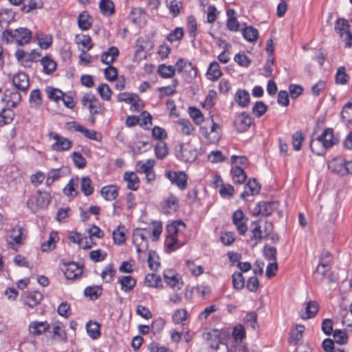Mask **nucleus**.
<instances>
[{
  "label": "nucleus",
  "mask_w": 352,
  "mask_h": 352,
  "mask_svg": "<svg viewBox=\"0 0 352 352\" xmlns=\"http://www.w3.org/2000/svg\"><path fill=\"white\" fill-rule=\"evenodd\" d=\"M185 228L186 225L182 221H176L168 225L166 228L167 235L165 240V245L170 252L175 250L184 244V243L180 241V236L182 232Z\"/></svg>",
  "instance_id": "f257e3e1"
},
{
  "label": "nucleus",
  "mask_w": 352,
  "mask_h": 352,
  "mask_svg": "<svg viewBox=\"0 0 352 352\" xmlns=\"http://www.w3.org/2000/svg\"><path fill=\"white\" fill-rule=\"evenodd\" d=\"M199 133L208 144H216L221 138L222 127L211 118L200 126Z\"/></svg>",
  "instance_id": "f03ea898"
},
{
  "label": "nucleus",
  "mask_w": 352,
  "mask_h": 352,
  "mask_svg": "<svg viewBox=\"0 0 352 352\" xmlns=\"http://www.w3.org/2000/svg\"><path fill=\"white\" fill-rule=\"evenodd\" d=\"M2 38L7 43L15 41L18 45L22 46L30 42L32 32L25 28H19L14 30H6L3 32Z\"/></svg>",
  "instance_id": "7ed1b4c3"
},
{
  "label": "nucleus",
  "mask_w": 352,
  "mask_h": 352,
  "mask_svg": "<svg viewBox=\"0 0 352 352\" xmlns=\"http://www.w3.org/2000/svg\"><path fill=\"white\" fill-rule=\"evenodd\" d=\"M328 169L333 174L338 175L352 174V160L346 161L341 157H336L329 161Z\"/></svg>",
  "instance_id": "20e7f679"
},
{
  "label": "nucleus",
  "mask_w": 352,
  "mask_h": 352,
  "mask_svg": "<svg viewBox=\"0 0 352 352\" xmlns=\"http://www.w3.org/2000/svg\"><path fill=\"white\" fill-rule=\"evenodd\" d=\"M208 342V352H228V347L220 338L219 332L214 329L204 335Z\"/></svg>",
  "instance_id": "39448f33"
},
{
  "label": "nucleus",
  "mask_w": 352,
  "mask_h": 352,
  "mask_svg": "<svg viewBox=\"0 0 352 352\" xmlns=\"http://www.w3.org/2000/svg\"><path fill=\"white\" fill-rule=\"evenodd\" d=\"M334 29L342 41L345 43V47H350L352 41V34L349 30L350 25L349 21L343 18L338 19L336 21Z\"/></svg>",
  "instance_id": "423d86ee"
},
{
  "label": "nucleus",
  "mask_w": 352,
  "mask_h": 352,
  "mask_svg": "<svg viewBox=\"0 0 352 352\" xmlns=\"http://www.w3.org/2000/svg\"><path fill=\"white\" fill-rule=\"evenodd\" d=\"M50 139L54 142L52 144V149L54 151L62 152L68 151L72 147V142L69 139L60 135L55 132H50L48 133Z\"/></svg>",
  "instance_id": "0eeeda50"
},
{
  "label": "nucleus",
  "mask_w": 352,
  "mask_h": 352,
  "mask_svg": "<svg viewBox=\"0 0 352 352\" xmlns=\"http://www.w3.org/2000/svg\"><path fill=\"white\" fill-rule=\"evenodd\" d=\"M148 232L145 230L136 229L133 234V243L138 253L144 252L148 250V244L146 239Z\"/></svg>",
  "instance_id": "6e6552de"
},
{
  "label": "nucleus",
  "mask_w": 352,
  "mask_h": 352,
  "mask_svg": "<svg viewBox=\"0 0 352 352\" xmlns=\"http://www.w3.org/2000/svg\"><path fill=\"white\" fill-rule=\"evenodd\" d=\"M165 176L173 184L176 185L180 190H183L186 189L188 177L185 172L166 171Z\"/></svg>",
  "instance_id": "1a4fd4ad"
},
{
  "label": "nucleus",
  "mask_w": 352,
  "mask_h": 352,
  "mask_svg": "<svg viewBox=\"0 0 352 352\" xmlns=\"http://www.w3.org/2000/svg\"><path fill=\"white\" fill-rule=\"evenodd\" d=\"M253 124V119L246 112H242L234 119V125L237 131L240 133L245 132Z\"/></svg>",
  "instance_id": "9d476101"
},
{
  "label": "nucleus",
  "mask_w": 352,
  "mask_h": 352,
  "mask_svg": "<svg viewBox=\"0 0 352 352\" xmlns=\"http://www.w3.org/2000/svg\"><path fill=\"white\" fill-rule=\"evenodd\" d=\"M50 324L47 321H32L28 325L29 334L32 336H38L47 331Z\"/></svg>",
  "instance_id": "9b49d317"
},
{
  "label": "nucleus",
  "mask_w": 352,
  "mask_h": 352,
  "mask_svg": "<svg viewBox=\"0 0 352 352\" xmlns=\"http://www.w3.org/2000/svg\"><path fill=\"white\" fill-rule=\"evenodd\" d=\"M82 104L87 107L91 114H97L100 112L98 100L92 94H86L82 98Z\"/></svg>",
  "instance_id": "f8f14e48"
},
{
  "label": "nucleus",
  "mask_w": 352,
  "mask_h": 352,
  "mask_svg": "<svg viewBox=\"0 0 352 352\" xmlns=\"http://www.w3.org/2000/svg\"><path fill=\"white\" fill-rule=\"evenodd\" d=\"M246 221L241 210H237L233 213L232 222L241 235H244L248 230Z\"/></svg>",
  "instance_id": "ddd939ff"
},
{
  "label": "nucleus",
  "mask_w": 352,
  "mask_h": 352,
  "mask_svg": "<svg viewBox=\"0 0 352 352\" xmlns=\"http://www.w3.org/2000/svg\"><path fill=\"white\" fill-rule=\"evenodd\" d=\"M179 206V200L173 195H170L164 199L162 209L164 214H169L175 212Z\"/></svg>",
  "instance_id": "4468645a"
},
{
  "label": "nucleus",
  "mask_w": 352,
  "mask_h": 352,
  "mask_svg": "<svg viewBox=\"0 0 352 352\" xmlns=\"http://www.w3.org/2000/svg\"><path fill=\"white\" fill-rule=\"evenodd\" d=\"M65 277L69 280L79 278L82 274V268L76 263H69L63 270Z\"/></svg>",
  "instance_id": "2eb2a0df"
},
{
  "label": "nucleus",
  "mask_w": 352,
  "mask_h": 352,
  "mask_svg": "<svg viewBox=\"0 0 352 352\" xmlns=\"http://www.w3.org/2000/svg\"><path fill=\"white\" fill-rule=\"evenodd\" d=\"M12 83L14 87L23 91H26L30 86L29 78L24 72H19L12 78Z\"/></svg>",
  "instance_id": "dca6fc26"
},
{
  "label": "nucleus",
  "mask_w": 352,
  "mask_h": 352,
  "mask_svg": "<svg viewBox=\"0 0 352 352\" xmlns=\"http://www.w3.org/2000/svg\"><path fill=\"white\" fill-rule=\"evenodd\" d=\"M164 278L166 283L174 290H179L182 287L183 283L180 281L177 274L174 271H165Z\"/></svg>",
  "instance_id": "f3484780"
},
{
  "label": "nucleus",
  "mask_w": 352,
  "mask_h": 352,
  "mask_svg": "<svg viewBox=\"0 0 352 352\" xmlns=\"http://www.w3.org/2000/svg\"><path fill=\"white\" fill-rule=\"evenodd\" d=\"M318 137L327 149L338 142V138L333 135V130L330 128L325 129Z\"/></svg>",
  "instance_id": "a211bd4d"
},
{
  "label": "nucleus",
  "mask_w": 352,
  "mask_h": 352,
  "mask_svg": "<svg viewBox=\"0 0 352 352\" xmlns=\"http://www.w3.org/2000/svg\"><path fill=\"white\" fill-rule=\"evenodd\" d=\"M330 270V265L329 263L320 262L314 274V280L317 284L322 283L325 278V276Z\"/></svg>",
  "instance_id": "6ab92c4d"
},
{
  "label": "nucleus",
  "mask_w": 352,
  "mask_h": 352,
  "mask_svg": "<svg viewBox=\"0 0 352 352\" xmlns=\"http://www.w3.org/2000/svg\"><path fill=\"white\" fill-rule=\"evenodd\" d=\"M2 100L7 102L8 107L14 108L21 102V96L16 90L7 89Z\"/></svg>",
  "instance_id": "aec40b11"
},
{
  "label": "nucleus",
  "mask_w": 352,
  "mask_h": 352,
  "mask_svg": "<svg viewBox=\"0 0 352 352\" xmlns=\"http://www.w3.org/2000/svg\"><path fill=\"white\" fill-rule=\"evenodd\" d=\"M75 41L78 49L82 52H88L94 45L91 38L89 35H77Z\"/></svg>",
  "instance_id": "412c9836"
},
{
  "label": "nucleus",
  "mask_w": 352,
  "mask_h": 352,
  "mask_svg": "<svg viewBox=\"0 0 352 352\" xmlns=\"http://www.w3.org/2000/svg\"><path fill=\"white\" fill-rule=\"evenodd\" d=\"M123 179L127 183V188L131 190H137L138 189L140 182L135 172H125Z\"/></svg>",
  "instance_id": "4be33fe9"
},
{
  "label": "nucleus",
  "mask_w": 352,
  "mask_h": 352,
  "mask_svg": "<svg viewBox=\"0 0 352 352\" xmlns=\"http://www.w3.org/2000/svg\"><path fill=\"white\" fill-rule=\"evenodd\" d=\"M119 55L118 47L112 46L102 54L101 61L106 65H111Z\"/></svg>",
  "instance_id": "5701e85b"
},
{
  "label": "nucleus",
  "mask_w": 352,
  "mask_h": 352,
  "mask_svg": "<svg viewBox=\"0 0 352 352\" xmlns=\"http://www.w3.org/2000/svg\"><path fill=\"white\" fill-rule=\"evenodd\" d=\"M42 298V294L38 292H29L24 296L23 302L28 307H34L40 303Z\"/></svg>",
  "instance_id": "b1692460"
},
{
  "label": "nucleus",
  "mask_w": 352,
  "mask_h": 352,
  "mask_svg": "<svg viewBox=\"0 0 352 352\" xmlns=\"http://www.w3.org/2000/svg\"><path fill=\"white\" fill-rule=\"evenodd\" d=\"M22 228L19 226L13 228L10 232V235L7 239L8 243L14 247L16 245L21 244L22 243Z\"/></svg>",
  "instance_id": "393cba45"
},
{
  "label": "nucleus",
  "mask_w": 352,
  "mask_h": 352,
  "mask_svg": "<svg viewBox=\"0 0 352 352\" xmlns=\"http://www.w3.org/2000/svg\"><path fill=\"white\" fill-rule=\"evenodd\" d=\"M243 38L250 43L255 42L258 37V31L252 25L246 26L241 30Z\"/></svg>",
  "instance_id": "a878e982"
},
{
  "label": "nucleus",
  "mask_w": 352,
  "mask_h": 352,
  "mask_svg": "<svg viewBox=\"0 0 352 352\" xmlns=\"http://www.w3.org/2000/svg\"><path fill=\"white\" fill-rule=\"evenodd\" d=\"M228 20L226 23L227 28L229 30L236 32L239 30V23L235 17V11L233 9H228L226 12Z\"/></svg>",
  "instance_id": "bb28decb"
},
{
  "label": "nucleus",
  "mask_w": 352,
  "mask_h": 352,
  "mask_svg": "<svg viewBox=\"0 0 352 352\" xmlns=\"http://www.w3.org/2000/svg\"><path fill=\"white\" fill-rule=\"evenodd\" d=\"M121 289L124 292H131L136 284V280L131 276H124L119 279Z\"/></svg>",
  "instance_id": "cd10ccee"
},
{
  "label": "nucleus",
  "mask_w": 352,
  "mask_h": 352,
  "mask_svg": "<svg viewBox=\"0 0 352 352\" xmlns=\"http://www.w3.org/2000/svg\"><path fill=\"white\" fill-rule=\"evenodd\" d=\"M92 24L91 17L87 12H82L78 15V25L80 30H87Z\"/></svg>",
  "instance_id": "c85d7f7f"
},
{
  "label": "nucleus",
  "mask_w": 352,
  "mask_h": 352,
  "mask_svg": "<svg viewBox=\"0 0 352 352\" xmlns=\"http://www.w3.org/2000/svg\"><path fill=\"white\" fill-rule=\"evenodd\" d=\"M261 186L255 179H250L245 186V191L241 194V197L244 198L248 195H254L258 194Z\"/></svg>",
  "instance_id": "c756f323"
},
{
  "label": "nucleus",
  "mask_w": 352,
  "mask_h": 352,
  "mask_svg": "<svg viewBox=\"0 0 352 352\" xmlns=\"http://www.w3.org/2000/svg\"><path fill=\"white\" fill-rule=\"evenodd\" d=\"M197 157L196 151L190 146H184L181 147V159L186 162H190L195 160Z\"/></svg>",
  "instance_id": "7c9ffc66"
},
{
  "label": "nucleus",
  "mask_w": 352,
  "mask_h": 352,
  "mask_svg": "<svg viewBox=\"0 0 352 352\" xmlns=\"http://www.w3.org/2000/svg\"><path fill=\"white\" fill-rule=\"evenodd\" d=\"M310 148L311 151L317 155L324 154L327 149L318 136L316 139L311 140Z\"/></svg>",
  "instance_id": "2f4dec72"
},
{
  "label": "nucleus",
  "mask_w": 352,
  "mask_h": 352,
  "mask_svg": "<svg viewBox=\"0 0 352 352\" xmlns=\"http://www.w3.org/2000/svg\"><path fill=\"white\" fill-rule=\"evenodd\" d=\"M318 311V305L316 301H309L306 304L305 312L302 314V318L309 319L314 317Z\"/></svg>",
  "instance_id": "473e14b6"
},
{
  "label": "nucleus",
  "mask_w": 352,
  "mask_h": 352,
  "mask_svg": "<svg viewBox=\"0 0 352 352\" xmlns=\"http://www.w3.org/2000/svg\"><path fill=\"white\" fill-rule=\"evenodd\" d=\"M102 196L107 201H113L118 195L117 188L114 186H104L101 189Z\"/></svg>",
  "instance_id": "72a5a7b5"
},
{
  "label": "nucleus",
  "mask_w": 352,
  "mask_h": 352,
  "mask_svg": "<svg viewBox=\"0 0 352 352\" xmlns=\"http://www.w3.org/2000/svg\"><path fill=\"white\" fill-rule=\"evenodd\" d=\"M221 75L222 72L220 70L219 64L217 62H212L210 63L207 71L208 78L214 81L219 79Z\"/></svg>",
  "instance_id": "f704fd0d"
},
{
  "label": "nucleus",
  "mask_w": 352,
  "mask_h": 352,
  "mask_svg": "<svg viewBox=\"0 0 352 352\" xmlns=\"http://www.w3.org/2000/svg\"><path fill=\"white\" fill-rule=\"evenodd\" d=\"M235 101L241 107H247L250 103V94L245 90H238L235 94Z\"/></svg>",
  "instance_id": "c9c22d12"
},
{
  "label": "nucleus",
  "mask_w": 352,
  "mask_h": 352,
  "mask_svg": "<svg viewBox=\"0 0 352 352\" xmlns=\"http://www.w3.org/2000/svg\"><path fill=\"white\" fill-rule=\"evenodd\" d=\"M177 124L180 126V131L183 135H190L193 134L195 128L189 120L180 119L177 121Z\"/></svg>",
  "instance_id": "e433bc0d"
},
{
  "label": "nucleus",
  "mask_w": 352,
  "mask_h": 352,
  "mask_svg": "<svg viewBox=\"0 0 352 352\" xmlns=\"http://www.w3.org/2000/svg\"><path fill=\"white\" fill-rule=\"evenodd\" d=\"M43 72L47 74H52L56 68V63L49 56H45L41 60Z\"/></svg>",
  "instance_id": "4c0bfd02"
},
{
  "label": "nucleus",
  "mask_w": 352,
  "mask_h": 352,
  "mask_svg": "<svg viewBox=\"0 0 352 352\" xmlns=\"http://www.w3.org/2000/svg\"><path fill=\"white\" fill-rule=\"evenodd\" d=\"M99 7L100 12L106 16L111 15L115 10L114 3L111 0H100Z\"/></svg>",
  "instance_id": "58836bf2"
},
{
  "label": "nucleus",
  "mask_w": 352,
  "mask_h": 352,
  "mask_svg": "<svg viewBox=\"0 0 352 352\" xmlns=\"http://www.w3.org/2000/svg\"><path fill=\"white\" fill-rule=\"evenodd\" d=\"M145 283L148 287L160 288L162 287V280L160 276L151 273L145 277Z\"/></svg>",
  "instance_id": "ea45409f"
},
{
  "label": "nucleus",
  "mask_w": 352,
  "mask_h": 352,
  "mask_svg": "<svg viewBox=\"0 0 352 352\" xmlns=\"http://www.w3.org/2000/svg\"><path fill=\"white\" fill-rule=\"evenodd\" d=\"M14 116V111L10 108L3 109L0 112V126L10 123Z\"/></svg>",
  "instance_id": "a19ab883"
},
{
  "label": "nucleus",
  "mask_w": 352,
  "mask_h": 352,
  "mask_svg": "<svg viewBox=\"0 0 352 352\" xmlns=\"http://www.w3.org/2000/svg\"><path fill=\"white\" fill-rule=\"evenodd\" d=\"M157 72L161 77L168 78H172L175 75V69L172 65L162 64L158 67Z\"/></svg>",
  "instance_id": "79ce46f5"
},
{
  "label": "nucleus",
  "mask_w": 352,
  "mask_h": 352,
  "mask_svg": "<svg viewBox=\"0 0 352 352\" xmlns=\"http://www.w3.org/2000/svg\"><path fill=\"white\" fill-rule=\"evenodd\" d=\"M78 179L72 178L63 188V192L67 196L75 197L78 194L76 187L78 186Z\"/></svg>",
  "instance_id": "37998d69"
},
{
  "label": "nucleus",
  "mask_w": 352,
  "mask_h": 352,
  "mask_svg": "<svg viewBox=\"0 0 352 352\" xmlns=\"http://www.w3.org/2000/svg\"><path fill=\"white\" fill-rule=\"evenodd\" d=\"M88 335L93 339H96L100 336V324L96 322L89 321L87 325Z\"/></svg>",
  "instance_id": "c03bdc74"
},
{
  "label": "nucleus",
  "mask_w": 352,
  "mask_h": 352,
  "mask_svg": "<svg viewBox=\"0 0 352 352\" xmlns=\"http://www.w3.org/2000/svg\"><path fill=\"white\" fill-rule=\"evenodd\" d=\"M341 117L344 122H352V101H349L344 104L341 112Z\"/></svg>",
  "instance_id": "a18cd8bd"
},
{
  "label": "nucleus",
  "mask_w": 352,
  "mask_h": 352,
  "mask_svg": "<svg viewBox=\"0 0 352 352\" xmlns=\"http://www.w3.org/2000/svg\"><path fill=\"white\" fill-rule=\"evenodd\" d=\"M232 179L234 183L243 184L246 180L247 175L243 168H232Z\"/></svg>",
  "instance_id": "49530a36"
},
{
  "label": "nucleus",
  "mask_w": 352,
  "mask_h": 352,
  "mask_svg": "<svg viewBox=\"0 0 352 352\" xmlns=\"http://www.w3.org/2000/svg\"><path fill=\"white\" fill-rule=\"evenodd\" d=\"M45 91L48 98L56 102L60 101L64 94L61 90L51 87H47Z\"/></svg>",
  "instance_id": "de8ad7c7"
},
{
  "label": "nucleus",
  "mask_w": 352,
  "mask_h": 352,
  "mask_svg": "<svg viewBox=\"0 0 352 352\" xmlns=\"http://www.w3.org/2000/svg\"><path fill=\"white\" fill-rule=\"evenodd\" d=\"M116 271L112 264H108L102 271L101 277L105 283H110L116 274Z\"/></svg>",
  "instance_id": "09e8293b"
},
{
  "label": "nucleus",
  "mask_w": 352,
  "mask_h": 352,
  "mask_svg": "<svg viewBox=\"0 0 352 352\" xmlns=\"http://www.w3.org/2000/svg\"><path fill=\"white\" fill-rule=\"evenodd\" d=\"M81 190L85 196H89L93 193L94 187L92 182L88 177H84L80 181Z\"/></svg>",
  "instance_id": "8fccbe9b"
},
{
  "label": "nucleus",
  "mask_w": 352,
  "mask_h": 352,
  "mask_svg": "<svg viewBox=\"0 0 352 352\" xmlns=\"http://www.w3.org/2000/svg\"><path fill=\"white\" fill-rule=\"evenodd\" d=\"M112 234L116 244L121 245L125 242L126 238L124 226H118L117 229L113 232Z\"/></svg>",
  "instance_id": "3c124183"
},
{
  "label": "nucleus",
  "mask_w": 352,
  "mask_h": 352,
  "mask_svg": "<svg viewBox=\"0 0 352 352\" xmlns=\"http://www.w3.org/2000/svg\"><path fill=\"white\" fill-rule=\"evenodd\" d=\"M167 6L173 16H177L182 9V3L179 0H170L167 1Z\"/></svg>",
  "instance_id": "603ef678"
},
{
  "label": "nucleus",
  "mask_w": 352,
  "mask_h": 352,
  "mask_svg": "<svg viewBox=\"0 0 352 352\" xmlns=\"http://www.w3.org/2000/svg\"><path fill=\"white\" fill-rule=\"evenodd\" d=\"M188 113L190 118L196 124L199 125L204 122V116L199 109L194 107H190L188 109Z\"/></svg>",
  "instance_id": "864d4df0"
},
{
  "label": "nucleus",
  "mask_w": 352,
  "mask_h": 352,
  "mask_svg": "<svg viewBox=\"0 0 352 352\" xmlns=\"http://www.w3.org/2000/svg\"><path fill=\"white\" fill-rule=\"evenodd\" d=\"M305 327L302 325H297L296 329L290 333L289 341L290 343L296 344L302 337Z\"/></svg>",
  "instance_id": "5fc2aeb1"
},
{
  "label": "nucleus",
  "mask_w": 352,
  "mask_h": 352,
  "mask_svg": "<svg viewBox=\"0 0 352 352\" xmlns=\"http://www.w3.org/2000/svg\"><path fill=\"white\" fill-rule=\"evenodd\" d=\"M274 202H263L258 204L259 212L264 216L271 214L276 208Z\"/></svg>",
  "instance_id": "6e6d98bb"
},
{
  "label": "nucleus",
  "mask_w": 352,
  "mask_h": 352,
  "mask_svg": "<svg viewBox=\"0 0 352 352\" xmlns=\"http://www.w3.org/2000/svg\"><path fill=\"white\" fill-rule=\"evenodd\" d=\"M232 285L235 289L240 290L245 285V279L241 272H234L232 274Z\"/></svg>",
  "instance_id": "4d7b16f0"
},
{
  "label": "nucleus",
  "mask_w": 352,
  "mask_h": 352,
  "mask_svg": "<svg viewBox=\"0 0 352 352\" xmlns=\"http://www.w3.org/2000/svg\"><path fill=\"white\" fill-rule=\"evenodd\" d=\"M97 91L103 100H110L112 91L108 85L104 83L100 84L97 88Z\"/></svg>",
  "instance_id": "13d9d810"
},
{
  "label": "nucleus",
  "mask_w": 352,
  "mask_h": 352,
  "mask_svg": "<svg viewBox=\"0 0 352 352\" xmlns=\"http://www.w3.org/2000/svg\"><path fill=\"white\" fill-rule=\"evenodd\" d=\"M232 168H244L248 166V161L245 156H232Z\"/></svg>",
  "instance_id": "bf43d9fd"
},
{
  "label": "nucleus",
  "mask_w": 352,
  "mask_h": 352,
  "mask_svg": "<svg viewBox=\"0 0 352 352\" xmlns=\"http://www.w3.org/2000/svg\"><path fill=\"white\" fill-rule=\"evenodd\" d=\"M267 110V105L262 101L256 102L252 107V113L257 118L263 116Z\"/></svg>",
  "instance_id": "052dcab7"
},
{
  "label": "nucleus",
  "mask_w": 352,
  "mask_h": 352,
  "mask_svg": "<svg viewBox=\"0 0 352 352\" xmlns=\"http://www.w3.org/2000/svg\"><path fill=\"white\" fill-rule=\"evenodd\" d=\"M172 318L175 323H182L188 318V311L186 309H179L174 311Z\"/></svg>",
  "instance_id": "680f3d73"
},
{
  "label": "nucleus",
  "mask_w": 352,
  "mask_h": 352,
  "mask_svg": "<svg viewBox=\"0 0 352 352\" xmlns=\"http://www.w3.org/2000/svg\"><path fill=\"white\" fill-rule=\"evenodd\" d=\"M217 98V93L214 90H210L208 95L204 100L202 106L206 109H210L214 104V101Z\"/></svg>",
  "instance_id": "e2e57ef3"
},
{
  "label": "nucleus",
  "mask_w": 352,
  "mask_h": 352,
  "mask_svg": "<svg viewBox=\"0 0 352 352\" xmlns=\"http://www.w3.org/2000/svg\"><path fill=\"white\" fill-rule=\"evenodd\" d=\"M155 155L158 159H164L168 154V148L164 142H158L155 148Z\"/></svg>",
  "instance_id": "0e129e2a"
},
{
  "label": "nucleus",
  "mask_w": 352,
  "mask_h": 352,
  "mask_svg": "<svg viewBox=\"0 0 352 352\" xmlns=\"http://www.w3.org/2000/svg\"><path fill=\"white\" fill-rule=\"evenodd\" d=\"M43 7V3L41 0H30L27 4L23 5L22 10L26 13L32 10L40 9Z\"/></svg>",
  "instance_id": "69168bd1"
},
{
  "label": "nucleus",
  "mask_w": 352,
  "mask_h": 352,
  "mask_svg": "<svg viewBox=\"0 0 352 352\" xmlns=\"http://www.w3.org/2000/svg\"><path fill=\"white\" fill-rule=\"evenodd\" d=\"M154 161L152 160H148L146 162H143L139 161L136 164V169L138 172L146 173L153 168Z\"/></svg>",
  "instance_id": "338daca9"
},
{
  "label": "nucleus",
  "mask_w": 352,
  "mask_h": 352,
  "mask_svg": "<svg viewBox=\"0 0 352 352\" xmlns=\"http://www.w3.org/2000/svg\"><path fill=\"white\" fill-rule=\"evenodd\" d=\"M333 336L335 342L340 344H344L348 341L347 334L340 329H336Z\"/></svg>",
  "instance_id": "774afa93"
}]
</instances>
